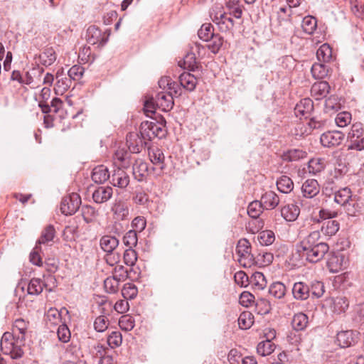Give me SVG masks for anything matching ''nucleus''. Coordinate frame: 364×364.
I'll use <instances>...</instances> for the list:
<instances>
[{
  "mask_svg": "<svg viewBox=\"0 0 364 364\" xmlns=\"http://www.w3.org/2000/svg\"><path fill=\"white\" fill-rule=\"evenodd\" d=\"M320 237L321 232L319 231L311 232L296 245L293 257L297 255L298 257L296 259H304L311 263H316L321 260L328 252L329 247L327 243L320 242Z\"/></svg>",
  "mask_w": 364,
  "mask_h": 364,
  "instance_id": "1",
  "label": "nucleus"
},
{
  "mask_svg": "<svg viewBox=\"0 0 364 364\" xmlns=\"http://www.w3.org/2000/svg\"><path fill=\"white\" fill-rule=\"evenodd\" d=\"M15 336L10 332H5L1 339V350L5 355H9L12 359H18L23 355V350L21 348L23 343L16 339L14 342Z\"/></svg>",
  "mask_w": 364,
  "mask_h": 364,
  "instance_id": "2",
  "label": "nucleus"
},
{
  "mask_svg": "<svg viewBox=\"0 0 364 364\" xmlns=\"http://www.w3.org/2000/svg\"><path fill=\"white\" fill-rule=\"evenodd\" d=\"M166 121L161 119L160 122H145L141 124L140 133L142 136L151 140L154 137L163 138L166 136V131L165 129Z\"/></svg>",
  "mask_w": 364,
  "mask_h": 364,
  "instance_id": "3",
  "label": "nucleus"
},
{
  "mask_svg": "<svg viewBox=\"0 0 364 364\" xmlns=\"http://www.w3.org/2000/svg\"><path fill=\"white\" fill-rule=\"evenodd\" d=\"M250 244L246 239L240 240L236 247L239 263L245 267H250L255 263V258L250 252Z\"/></svg>",
  "mask_w": 364,
  "mask_h": 364,
  "instance_id": "4",
  "label": "nucleus"
},
{
  "mask_svg": "<svg viewBox=\"0 0 364 364\" xmlns=\"http://www.w3.org/2000/svg\"><path fill=\"white\" fill-rule=\"evenodd\" d=\"M81 198L77 193H73L69 196L64 197L60 203V211L65 215L74 214L80 208Z\"/></svg>",
  "mask_w": 364,
  "mask_h": 364,
  "instance_id": "5",
  "label": "nucleus"
},
{
  "mask_svg": "<svg viewBox=\"0 0 364 364\" xmlns=\"http://www.w3.org/2000/svg\"><path fill=\"white\" fill-rule=\"evenodd\" d=\"M100 243L101 248L108 253L106 258L107 261L108 262H109V261L117 262V259H119V255H117V257L115 258V255H112V253L119 245V240L115 237L104 235L101 237Z\"/></svg>",
  "mask_w": 364,
  "mask_h": 364,
  "instance_id": "6",
  "label": "nucleus"
},
{
  "mask_svg": "<svg viewBox=\"0 0 364 364\" xmlns=\"http://www.w3.org/2000/svg\"><path fill=\"white\" fill-rule=\"evenodd\" d=\"M145 136H142V134L136 132H130L127 135V146L131 154H137L141 152L142 149L146 145V142L144 141Z\"/></svg>",
  "mask_w": 364,
  "mask_h": 364,
  "instance_id": "7",
  "label": "nucleus"
},
{
  "mask_svg": "<svg viewBox=\"0 0 364 364\" xmlns=\"http://www.w3.org/2000/svg\"><path fill=\"white\" fill-rule=\"evenodd\" d=\"M344 136V134L339 131L327 132L321 134L320 141L323 146L333 147L339 145Z\"/></svg>",
  "mask_w": 364,
  "mask_h": 364,
  "instance_id": "8",
  "label": "nucleus"
},
{
  "mask_svg": "<svg viewBox=\"0 0 364 364\" xmlns=\"http://www.w3.org/2000/svg\"><path fill=\"white\" fill-rule=\"evenodd\" d=\"M86 40L91 45L104 46L107 41V38H105L104 34L97 27L90 26L87 29Z\"/></svg>",
  "mask_w": 364,
  "mask_h": 364,
  "instance_id": "9",
  "label": "nucleus"
},
{
  "mask_svg": "<svg viewBox=\"0 0 364 364\" xmlns=\"http://www.w3.org/2000/svg\"><path fill=\"white\" fill-rule=\"evenodd\" d=\"M111 183L114 186L124 188L129 183V176L123 168H117L111 176Z\"/></svg>",
  "mask_w": 364,
  "mask_h": 364,
  "instance_id": "10",
  "label": "nucleus"
},
{
  "mask_svg": "<svg viewBox=\"0 0 364 364\" xmlns=\"http://www.w3.org/2000/svg\"><path fill=\"white\" fill-rule=\"evenodd\" d=\"M358 333L351 330L343 331L337 334V341L341 348L353 346L357 341Z\"/></svg>",
  "mask_w": 364,
  "mask_h": 364,
  "instance_id": "11",
  "label": "nucleus"
},
{
  "mask_svg": "<svg viewBox=\"0 0 364 364\" xmlns=\"http://www.w3.org/2000/svg\"><path fill=\"white\" fill-rule=\"evenodd\" d=\"M148 164L141 159L135 160L132 166V174L134 178L138 181H144L148 173Z\"/></svg>",
  "mask_w": 364,
  "mask_h": 364,
  "instance_id": "12",
  "label": "nucleus"
},
{
  "mask_svg": "<svg viewBox=\"0 0 364 364\" xmlns=\"http://www.w3.org/2000/svg\"><path fill=\"white\" fill-rule=\"evenodd\" d=\"M313 109V101L309 98H304L301 100L299 103L296 104L294 112L296 117L308 118L310 117Z\"/></svg>",
  "mask_w": 364,
  "mask_h": 364,
  "instance_id": "13",
  "label": "nucleus"
},
{
  "mask_svg": "<svg viewBox=\"0 0 364 364\" xmlns=\"http://www.w3.org/2000/svg\"><path fill=\"white\" fill-rule=\"evenodd\" d=\"M346 262L345 257L340 253L331 255L327 261V266L330 272L337 273L345 268Z\"/></svg>",
  "mask_w": 364,
  "mask_h": 364,
  "instance_id": "14",
  "label": "nucleus"
},
{
  "mask_svg": "<svg viewBox=\"0 0 364 364\" xmlns=\"http://www.w3.org/2000/svg\"><path fill=\"white\" fill-rule=\"evenodd\" d=\"M111 210L114 218L118 220H126L129 215L128 205L122 200H116L112 205Z\"/></svg>",
  "mask_w": 364,
  "mask_h": 364,
  "instance_id": "15",
  "label": "nucleus"
},
{
  "mask_svg": "<svg viewBox=\"0 0 364 364\" xmlns=\"http://www.w3.org/2000/svg\"><path fill=\"white\" fill-rule=\"evenodd\" d=\"M320 191L318 183L315 179L306 180L301 186V192L304 197L312 198L317 196Z\"/></svg>",
  "mask_w": 364,
  "mask_h": 364,
  "instance_id": "16",
  "label": "nucleus"
},
{
  "mask_svg": "<svg viewBox=\"0 0 364 364\" xmlns=\"http://www.w3.org/2000/svg\"><path fill=\"white\" fill-rule=\"evenodd\" d=\"M156 106L162 111L168 112L173 108V97L164 92H159L155 98Z\"/></svg>",
  "mask_w": 364,
  "mask_h": 364,
  "instance_id": "17",
  "label": "nucleus"
},
{
  "mask_svg": "<svg viewBox=\"0 0 364 364\" xmlns=\"http://www.w3.org/2000/svg\"><path fill=\"white\" fill-rule=\"evenodd\" d=\"M292 294L297 300H306L310 297V287L303 282H296L292 288Z\"/></svg>",
  "mask_w": 364,
  "mask_h": 364,
  "instance_id": "18",
  "label": "nucleus"
},
{
  "mask_svg": "<svg viewBox=\"0 0 364 364\" xmlns=\"http://www.w3.org/2000/svg\"><path fill=\"white\" fill-rule=\"evenodd\" d=\"M113 194L110 186H100L92 193L93 200L97 203H103L109 200Z\"/></svg>",
  "mask_w": 364,
  "mask_h": 364,
  "instance_id": "19",
  "label": "nucleus"
},
{
  "mask_svg": "<svg viewBox=\"0 0 364 364\" xmlns=\"http://www.w3.org/2000/svg\"><path fill=\"white\" fill-rule=\"evenodd\" d=\"M46 288L48 291H51L50 288L48 289V284L46 281H43L39 278H33L30 280L27 287V293L30 295H38L43 289Z\"/></svg>",
  "mask_w": 364,
  "mask_h": 364,
  "instance_id": "20",
  "label": "nucleus"
},
{
  "mask_svg": "<svg viewBox=\"0 0 364 364\" xmlns=\"http://www.w3.org/2000/svg\"><path fill=\"white\" fill-rule=\"evenodd\" d=\"M330 88V85L326 81H320L315 82L312 85L311 93L316 100H318L327 96L329 93Z\"/></svg>",
  "mask_w": 364,
  "mask_h": 364,
  "instance_id": "21",
  "label": "nucleus"
},
{
  "mask_svg": "<svg viewBox=\"0 0 364 364\" xmlns=\"http://www.w3.org/2000/svg\"><path fill=\"white\" fill-rule=\"evenodd\" d=\"M260 203L264 208L272 210L276 208L279 203L278 196L273 191H268L264 193L261 198Z\"/></svg>",
  "mask_w": 364,
  "mask_h": 364,
  "instance_id": "22",
  "label": "nucleus"
},
{
  "mask_svg": "<svg viewBox=\"0 0 364 364\" xmlns=\"http://www.w3.org/2000/svg\"><path fill=\"white\" fill-rule=\"evenodd\" d=\"M149 156L153 164L159 166L161 170H164L165 168V156L160 149L157 147L149 148Z\"/></svg>",
  "mask_w": 364,
  "mask_h": 364,
  "instance_id": "23",
  "label": "nucleus"
},
{
  "mask_svg": "<svg viewBox=\"0 0 364 364\" xmlns=\"http://www.w3.org/2000/svg\"><path fill=\"white\" fill-rule=\"evenodd\" d=\"M179 82L181 87L191 92L195 90L198 80L195 75L184 72L180 75Z\"/></svg>",
  "mask_w": 364,
  "mask_h": 364,
  "instance_id": "24",
  "label": "nucleus"
},
{
  "mask_svg": "<svg viewBox=\"0 0 364 364\" xmlns=\"http://www.w3.org/2000/svg\"><path fill=\"white\" fill-rule=\"evenodd\" d=\"M300 213L299 208L295 204H288L281 209V215L287 221H294Z\"/></svg>",
  "mask_w": 364,
  "mask_h": 364,
  "instance_id": "25",
  "label": "nucleus"
},
{
  "mask_svg": "<svg viewBox=\"0 0 364 364\" xmlns=\"http://www.w3.org/2000/svg\"><path fill=\"white\" fill-rule=\"evenodd\" d=\"M111 178L109 171L104 166H98L92 170V179L96 183H103Z\"/></svg>",
  "mask_w": 364,
  "mask_h": 364,
  "instance_id": "26",
  "label": "nucleus"
},
{
  "mask_svg": "<svg viewBox=\"0 0 364 364\" xmlns=\"http://www.w3.org/2000/svg\"><path fill=\"white\" fill-rule=\"evenodd\" d=\"M28 328V323L22 318H18L14 321L13 327V334L18 338L21 343H23L25 339V334Z\"/></svg>",
  "mask_w": 364,
  "mask_h": 364,
  "instance_id": "27",
  "label": "nucleus"
},
{
  "mask_svg": "<svg viewBox=\"0 0 364 364\" xmlns=\"http://www.w3.org/2000/svg\"><path fill=\"white\" fill-rule=\"evenodd\" d=\"M225 7L229 14L235 18H240L242 17L243 6L241 4L240 0H228L225 3Z\"/></svg>",
  "mask_w": 364,
  "mask_h": 364,
  "instance_id": "28",
  "label": "nucleus"
},
{
  "mask_svg": "<svg viewBox=\"0 0 364 364\" xmlns=\"http://www.w3.org/2000/svg\"><path fill=\"white\" fill-rule=\"evenodd\" d=\"M351 198V191L347 187L334 192V201L342 206L346 205Z\"/></svg>",
  "mask_w": 364,
  "mask_h": 364,
  "instance_id": "29",
  "label": "nucleus"
},
{
  "mask_svg": "<svg viewBox=\"0 0 364 364\" xmlns=\"http://www.w3.org/2000/svg\"><path fill=\"white\" fill-rule=\"evenodd\" d=\"M55 235V230L51 225H47L42 231L40 238L38 240L36 245L41 246L42 244H48L52 242Z\"/></svg>",
  "mask_w": 364,
  "mask_h": 364,
  "instance_id": "30",
  "label": "nucleus"
},
{
  "mask_svg": "<svg viewBox=\"0 0 364 364\" xmlns=\"http://www.w3.org/2000/svg\"><path fill=\"white\" fill-rule=\"evenodd\" d=\"M308 323V316L304 313H299L294 316L291 326L294 330L299 331L305 329Z\"/></svg>",
  "mask_w": 364,
  "mask_h": 364,
  "instance_id": "31",
  "label": "nucleus"
},
{
  "mask_svg": "<svg viewBox=\"0 0 364 364\" xmlns=\"http://www.w3.org/2000/svg\"><path fill=\"white\" fill-rule=\"evenodd\" d=\"M277 186L281 193H289L294 189V183L289 177L282 176L277 180Z\"/></svg>",
  "mask_w": 364,
  "mask_h": 364,
  "instance_id": "32",
  "label": "nucleus"
},
{
  "mask_svg": "<svg viewBox=\"0 0 364 364\" xmlns=\"http://www.w3.org/2000/svg\"><path fill=\"white\" fill-rule=\"evenodd\" d=\"M339 230V223L336 220H328L323 222L321 232L326 236L335 235Z\"/></svg>",
  "mask_w": 364,
  "mask_h": 364,
  "instance_id": "33",
  "label": "nucleus"
},
{
  "mask_svg": "<svg viewBox=\"0 0 364 364\" xmlns=\"http://www.w3.org/2000/svg\"><path fill=\"white\" fill-rule=\"evenodd\" d=\"M40 62L45 66L51 65L56 60V53L53 48H47L39 55Z\"/></svg>",
  "mask_w": 364,
  "mask_h": 364,
  "instance_id": "34",
  "label": "nucleus"
},
{
  "mask_svg": "<svg viewBox=\"0 0 364 364\" xmlns=\"http://www.w3.org/2000/svg\"><path fill=\"white\" fill-rule=\"evenodd\" d=\"M316 57L318 61L328 62L332 58V49L327 43L321 45L316 51Z\"/></svg>",
  "mask_w": 364,
  "mask_h": 364,
  "instance_id": "35",
  "label": "nucleus"
},
{
  "mask_svg": "<svg viewBox=\"0 0 364 364\" xmlns=\"http://www.w3.org/2000/svg\"><path fill=\"white\" fill-rule=\"evenodd\" d=\"M130 157L131 153L128 152L124 149H118L114 153V159L120 163L119 165L123 168L129 167Z\"/></svg>",
  "mask_w": 364,
  "mask_h": 364,
  "instance_id": "36",
  "label": "nucleus"
},
{
  "mask_svg": "<svg viewBox=\"0 0 364 364\" xmlns=\"http://www.w3.org/2000/svg\"><path fill=\"white\" fill-rule=\"evenodd\" d=\"M275 349V345L269 339L261 341L257 346V352L262 356L270 355Z\"/></svg>",
  "mask_w": 364,
  "mask_h": 364,
  "instance_id": "37",
  "label": "nucleus"
},
{
  "mask_svg": "<svg viewBox=\"0 0 364 364\" xmlns=\"http://www.w3.org/2000/svg\"><path fill=\"white\" fill-rule=\"evenodd\" d=\"M311 71L314 78L322 79L328 75V68L325 63H315L312 65Z\"/></svg>",
  "mask_w": 364,
  "mask_h": 364,
  "instance_id": "38",
  "label": "nucleus"
},
{
  "mask_svg": "<svg viewBox=\"0 0 364 364\" xmlns=\"http://www.w3.org/2000/svg\"><path fill=\"white\" fill-rule=\"evenodd\" d=\"M250 283L255 289L262 290L266 287L267 282L262 272H256L252 275Z\"/></svg>",
  "mask_w": 364,
  "mask_h": 364,
  "instance_id": "39",
  "label": "nucleus"
},
{
  "mask_svg": "<svg viewBox=\"0 0 364 364\" xmlns=\"http://www.w3.org/2000/svg\"><path fill=\"white\" fill-rule=\"evenodd\" d=\"M325 167L324 160L321 158L311 159L308 163V171L312 174H316L323 170Z\"/></svg>",
  "mask_w": 364,
  "mask_h": 364,
  "instance_id": "40",
  "label": "nucleus"
},
{
  "mask_svg": "<svg viewBox=\"0 0 364 364\" xmlns=\"http://www.w3.org/2000/svg\"><path fill=\"white\" fill-rule=\"evenodd\" d=\"M257 240L262 245H270L275 240L274 233L273 231L269 230L261 231L258 234Z\"/></svg>",
  "mask_w": 364,
  "mask_h": 364,
  "instance_id": "41",
  "label": "nucleus"
},
{
  "mask_svg": "<svg viewBox=\"0 0 364 364\" xmlns=\"http://www.w3.org/2000/svg\"><path fill=\"white\" fill-rule=\"evenodd\" d=\"M269 293L277 299H282L286 294V287L282 282H274L269 287Z\"/></svg>",
  "mask_w": 364,
  "mask_h": 364,
  "instance_id": "42",
  "label": "nucleus"
},
{
  "mask_svg": "<svg viewBox=\"0 0 364 364\" xmlns=\"http://www.w3.org/2000/svg\"><path fill=\"white\" fill-rule=\"evenodd\" d=\"M306 156V152L301 149H291L284 154L283 159L285 161H296Z\"/></svg>",
  "mask_w": 364,
  "mask_h": 364,
  "instance_id": "43",
  "label": "nucleus"
},
{
  "mask_svg": "<svg viewBox=\"0 0 364 364\" xmlns=\"http://www.w3.org/2000/svg\"><path fill=\"white\" fill-rule=\"evenodd\" d=\"M253 315L248 311L242 312L238 318V325L242 329H247L252 326L254 323Z\"/></svg>",
  "mask_w": 364,
  "mask_h": 364,
  "instance_id": "44",
  "label": "nucleus"
},
{
  "mask_svg": "<svg viewBox=\"0 0 364 364\" xmlns=\"http://www.w3.org/2000/svg\"><path fill=\"white\" fill-rule=\"evenodd\" d=\"M120 281V278H117V276L114 275L112 277H107L104 281V287L106 291L110 294L117 292Z\"/></svg>",
  "mask_w": 364,
  "mask_h": 364,
  "instance_id": "45",
  "label": "nucleus"
},
{
  "mask_svg": "<svg viewBox=\"0 0 364 364\" xmlns=\"http://www.w3.org/2000/svg\"><path fill=\"white\" fill-rule=\"evenodd\" d=\"M349 306V302L346 297H337L333 300V311L334 313L341 314L345 312Z\"/></svg>",
  "mask_w": 364,
  "mask_h": 364,
  "instance_id": "46",
  "label": "nucleus"
},
{
  "mask_svg": "<svg viewBox=\"0 0 364 364\" xmlns=\"http://www.w3.org/2000/svg\"><path fill=\"white\" fill-rule=\"evenodd\" d=\"M82 215L87 223H90L97 217L98 213L90 205H83L82 207Z\"/></svg>",
  "mask_w": 364,
  "mask_h": 364,
  "instance_id": "47",
  "label": "nucleus"
},
{
  "mask_svg": "<svg viewBox=\"0 0 364 364\" xmlns=\"http://www.w3.org/2000/svg\"><path fill=\"white\" fill-rule=\"evenodd\" d=\"M310 287V296L313 298H321L325 292V287L323 282L319 281L313 282Z\"/></svg>",
  "mask_w": 364,
  "mask_h": 364,
  "instance_id": "48",
  "label": "nucleus"
},
{
  "mask_svg": "<svg viewBox=\"0 0 364 364\" xmlns=\"http://www.w3.org/2000/svg\"><path fill=\"white\" fill-rule=\"evenodd\" d=\"M264 207L260 201L255 200L250 203L247 208V213L252 218H257L262 213Z\"/></svg>",
  "mask_w": 364,
  "mask_h": 364,
  "instance_id": "49",
  "label": "nucleus"
},
{
  "mask_svg": "<svg viewBox=\"0 0 364 364\" xmlns=\"http://www.w3.org/2000/svg\"><path fill=\"white\" fill-rule=\"evenodd\" d=\"M138 237L136 230H129L123 237V243L129 248H133L137 245Z\"/></svg>",
  "mask_w": 364,
  "mask_h": 364,
  "instance_id": "50",
  "label": "nucleus"
},
{
  "mask_svg": "<svg viewBox=\"0 0 364 364\" xmlns=\"http://www.w3.org/2000/svg\"><path fill=\"white\" fill-rule=\"evenodd\" d=\"M198 35L201 40L204 41H209L214 35L213 28L211 24H203L199 29Z\"/></svg>",
  "mask_w": 364,
  "mask_h": 364,
  "instance_id": "51",
  "label": "nucleus"
},
{
  "mask_svg": "<svg viewBox=\"0 0 364 364\" xmlns=\"http://www.w3.org/2000/svg\"><path fill=\"white\" fill-rule=\"evenodd\" d=\"M183 64L184 65V69H187L191 71H195L198 68L195 54L193 53H188L184 57Z\"/></svg>",
  "mask_w": 364,
  "mask_h": 364,
  "instance_id": "52",
  "label": "nucleus"
},
{
  "mask_svg": "<svg viewBox=\"0 0 364 364\" xmlns=\"http://www.w3.org/2000/svg\"><path fill=\"white\" fill-rule=\"evenodd\" d=\"M137 293L138 290L136 287L130 283L126 284L122 289V294L125 299H134Z\"/></svg>",
  "mask_w": 364,
  "mask_h": 364,
  "instance_id": "53",
  "label": "nucleus"
},
{
  "mask_svg": "<svg viewBox=\"0 0 364 364\" xmlns=\"http://www.w3.org/2000/svg\"><path fill=\"white\" fill-rule=\"evenodd\" d=\"M122 342V336L119 331H112L107 337V343L112 348L119 346Z\"/></svg>",
  "mask_w": 364,
  "mask_h": 364,
  "instance_id": "54",
  "label": "nucleus"
},
{
  "mask_svg": "<svg viewBox=\"0 0 364 364\" xmlns=\"http://www.w3.org/2000/svg\"><path fill=\"white\" fill-rule=\"evenodd\" d=\"M317 26V21L314 17H305L303 20L302 27L307 33H312Z\"/></svg>",
  "mask_w": 364,
  "mask_h": 364,
  "instance_id": "55",
  "label": "nucleus"
},
{
  "mask_svg": "<svg viewBox=\"0 0 364 364\" xmlns=\"http://www.w3.org/2000/svg\"><path fill=\"white\" fill-rule=\"evenodd\" d=\"M208 48L213 53H217L223 43V38L219 35H213L210 40Z\"/></svg>",
  "mask_w": 364,
  "mask_h": 364,
  "instance_id": "56",
  "label": "nucleus"
},
{
  "mask_svg": "<svg viewBox=\"0 0 364 364\" xmlns=\"http://www.w3.org/2000/svg\"><path fill=\"white\" fill-rule=\"evenodd\" d=\"M137 260V253L133 248L124 251V261L127 265L134 266Z\"/></svg>",
  "mask_w": 364,
  "mask_h": 364,
  "instance_id": "57",
  "label": "nucleus"
},
{
  "mask_svg": "<svg viewBox=\"0 0 364 364\" xmlns=\"http://www.w3.org/2000/svg\"><path fill=\"white\" fill-rule=\"evenodd\" d=\"M335 121L338 127H344L350 122L351 114L347 112H340L337 114Z\"/></svg>",
  "mask_w": 364,
  "mask_h": 364,
  "instance_id": "58",
  "label": "nucleus"
},
{
  "mask_svg": "<svg viewBox=\"0 0 364 364\" xmlns=\"http://www.w3.org/2000/svg\"><path fill=\"white\" fill-rule=\"evenodd\" d=\"M109 320L105 316H100L95 318L94 328L98 332H104L108 327Z\"/></svg>",
  "mask_w": 364,
  "mask_h": 364,
  "instance_id": "59",
  "label": "nucleus"
},
{
  "mask_svg": "<svg viewBox=\"0 0 364 364\" xmlns=\"http://www.w3.org/2000/svg\"><path fill=\"white\" fill-rule=\"evenodd\" d=\"M57 334L59 341L63 343H67L70 339V331L65 324H62L59 326L57 331Z\"/></svg>",
  "mask_w": 364,
  "mask_h": 364,
  "instance_id": "60",
  "label": "nucleus"
},
{
  "mask_svg": "<svg viewBox=\"0 0 364 364\" xmlns=\"http://www.w3.org/2000/svg\"><path fill=\"white\" fill-rule=\"evenodd\" d=\"M41 252V247L36 245L33 251L30 254V261L35 265L41 266L42 259L40 256V252Z\"/></svg>",
  "mask_w": 364,
  "mask_h": 364,
  "instance_id": "61",
  "label": "nucleus"
},
{
  "mask_svg": "<svg viewBox=\"0 0 364 364\" xmlns=\"http://www.w3.org/2000/svg\"><path fill=\"white\" fill-rule=\"evenodd\" d=\"M340 107L341 105L338 102L337 97L331 96L326 100L325 108L326 112L337 111L338 109H340Z\"/></svg>",
  "mask_w": 364,
  "mask_h": 364,
  "instance_id": "62",
  "label": "nucleus"
},
{
  "mask_svg": "<svg viewBox=\"0 0 364 364\" xmlns=\"http://www.w3.org/2000/svg\"><path fill=\"white\" fill-rule=\"evenodd\" d=\"M350 144L348 146V150L355 149L358 151H362L364 149V137H355L350 139Z\"/></svg>",
  "mask_w": 364,
  "mask_h": 364,
  "instance_id": "63",
  "label": "nucleus"
},
{
  "mask_svg": "<svg viewBox=\"0 0 364 364\" xmlns=\"http://www.w3.org/2000/svg\"><path fill=\"white\" fill-rule=\"evenodd\" d=\"M84 73V68L80 65H74L68 70V75L74 80H80Z\"/></svg>",
  "mask_w": 364,
  "mask_h": 364,
  "instance_id": "64",
  "label": "nucleus"
}]
</instances>
